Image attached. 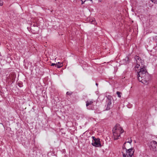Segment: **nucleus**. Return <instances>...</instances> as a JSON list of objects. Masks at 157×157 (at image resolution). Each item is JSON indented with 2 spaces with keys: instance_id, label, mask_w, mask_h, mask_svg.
I'll use <instances>...</instances> for the list:
<instances>
[{
  "instance_id": "nucleus-1",
  "label": "nucleus",
  "mask_w": 157,
  "mask_h": 157,
  "mask_svg": "<svg viewBox=\"0 0 157 157\" xmlns=\"http://www.w3.org/2000/svg\"><path fill=\"white\" fill-rule=\"evenodd\" d=\"M112 132L114 139L117 140L120 137L121 134L124 132V130L120 124H117L113 128Z\"/></svg>"
},
{
  "instance_id": "nucleus-2",
  "label": "nucleus",
  "mask_w": 157,
  "mask_h": 157,
  "mask_svg": "<svg viewBox=\"0 0 157 157\" xmlns=\"http://www.w3.org/2000/svg\"><path fill=\"white\" fill-rule=\"evenodd\" d=\"M134 59L136 60L135 63H136L135 67V68L140 69L146 67L144 65V61L142 60L140 57L138 56H135Z\"/></svg>"
},
{
  "instance_id": "nucleus-3",
  "label": "nucleus",
  "mask_w": 157,
  "mask_h": 157,
  "mask_svg": "<svg viewBox=\"0 0 157 157\" xmlns=\"http://www.w3.org/2000/svg\"><path fill=\"white\" fill-rule=\"evenodd\" d=\"M137 78H138L139 77L141 78H146L145 76L147 74H148L147 71L146 69V67L140 69V71L138 72H137Z\"/></svg>"
},
{
  "instance_id": "nucleus-4",
  "label": "nucleus",
  "mask_w": 157,
  "mask_h": 157,
  "mask_svg": "<svg viewBox=\"0 0 157 157\" xmlns=\"http://www.w3.org/2000/svg\"><path fill=\"white\" fill-rule=\"evenodd\" d=\"M135 150L133 148L126 149L125 153H123V157H132L133 155Z\"/></svg>"
},
{
  "instance_id": "nucleus-5",
  "label": "nucleus",
  "mask_w": 157,
  "mask_h": 157,
  "mask_svg": "<svg viewBox=\"0 0 157 157\" xmlns=\"http://www.w3.org/2000/svg\"><path fill=\"white\" fill-rule=\"evenodd\" d=\"M150 149L155 152H157V142L153 140L151 141L149 145Z\"/></svg>"
},
{
  "instance_id": "nucleus-6",
  "label": "nucleus",
  "mask_w": 157,
  "mask_h": 157,
  "mask_svg": "<svg viewBox=\"0 0 157 157\" xmlns=\"http://www.w3.org/2000/svg\"><path fill=\"white\" fill-rule=\"evenodd\" d=\"M92 145L95 147H101V145L100 141V139L99 138H98L96 140L94 141H92Z\"/></svg>"
},
{
  "instance_id": "nucleus-7",
  "label": "nucleus",
  "mask_w": 157,
  "mask_h": 157,
  "mask_svg": "<svg viewBox=\"0 0 157 157\" xmlns=\"http://www.w3.org/2000/svg\"><path fill=\"white\" fill-rule=\"evenodd\" d=\"M138 80L140 82L145 85L148 84L149 83L148 79H138Z\"/></svg>"
},
{
  "instance_id": "nucleus-8",
  "label": "nucleus",
  "mask_w": 157,
  "mask_h": 157,
  "mask_svg": "<svg viewBox=\"0 0 157 157\" xmlns=\"http://www.w3.org/2000/svg\"><path fill=\"white\" fill-rule=\"evenodd\" d=\"M108 101L107 103V107L106 108V110H109L110 109V105L112 104L111 100L108 98Z\"/></svg>"
},
{
  "instance_id": "nucleus-9",
  "label": "nucleus",
  "mask_w": 157,
  "mask_h": 157,
  "mask_svg": "<svg viewBox=\"0 0 157 157\" xmlns=\"http://www.w3.org/2000/svg\"><path fill=\"white\" fill-rule=\"evenodd\" d=\"M94 101L93 100H88L86 101V107L88 106L89 105H91Z\"/></svg>"
},
{
  "instance_id": "nucleus-10",
  "label": "nucleus",
  "mask_w": 157,
  "mask_h": 157,
  "mask_svg": "<svg viewBox=\"0 0 157 157\" xmlns=\"http://www.w3.org/2000/svg\"><path fill=\"white\" fill-rule=\"evenodd\" d=\"M129 58L128 57H126L124 59L122 60V62H123V63L124 64H126L128 63V62Z\"/></svg>"
},
{
  "instance_id": "nucleus-11",
  "label": "nucleus",
  "mask_w": 157,
  "mask_h": 157,
  "mask_svg": "<svg viewBox=\"0 0 157 157\" xmlns=\"http://www.w3.org/2000/svg\"><path fill=\"white\" fill-rule=\"evenodd\" d=\"M63 66L62 63L58 62L56 63V67L58 68H60Z\"/></svg>"
},
{
  "instance_id": "nucleus-12",
  "label": "nucleus",
  "mask_w": 157,
  "mask_h": 157,
  "mask_svg": "<svg viewBox=\"0 0 157 157\" xmlns=\"http://www.w3.org/2000/svg\"><path fill=\"white\" fill-rule=\"evenodd\" d=\"M128 141H126V142H127V143H129L130 145H131V143H132V140L131 139V138H130V139H129L128 138Z\"/></svg>"
},
{
  "instance_id": "nucleus-13",
  "label": "nucleus",
  "mask_w": 157,
  "mask_h": 157,
  "mask_svg": "<svg viewBox=\"0 0 157 157\" xmlns=\"http://www.w3.org/2000/svg\"><path fill=\"white\" fill-rule=\"evenodd\" d=\"M117 94V95L118 96L119 98H121V93L119 91H117L116 92Z\"/></svg>"
},
{
  "instance_id": "nucleus-14",
  "label": "nucleus",
  "mask_w": 157,
  "mask_h": 157,
  "mask_svg": "<svg viewBox=\"0 0 157 157\" xmlns=\"http://www.w3.org/2000/svg\"><path fill=\"white\" fill-rule=\"evenodd\" d=\"M72 92L71 91H68L66 93V95L70 96L72 94Z\"/></svg>"
},
{
  "instance_id": "nucleus-15",
  "label": "nucleus",
  "mask_w": 157,
  "mask_h": 157,
  "mask_svg": "<svg viewBox=\"0 0 157 157\" xmlns=\"http://www.w3.org/2000/svg\"><path fill=\"white\" fill-rule=\"evenodd\" d=\"M127 143V142H125L123 144V147H122V148H123V149H126H126H127L126 147V146H125V144H126Z\"/></svg>"
},
{
  "instance_id": "nucleus-16",
  "label": "nucleus",
  "mask_w": 157,
  "mask_h": 157,
  "mask_svg": "<svg viewBox=\"0 0 157 157\" xmlns=\"http://www.w3.org/2000/svg\"><path fill=\"white\" fill-rule=\"evenodd\" d=\"M17 84H18V86L20 87H21L23 86L22 83L21 82V83L18 82Z\"/></svg>"
},
{
  "instance_id": "nucleus-17",
  "label": "nucleus",
  "mask_w": 157,
  "mask_h": 157,
  "mask_svg": "<svg viewBox=\"0 0 157 157\" xmlns=\"http://www.w3.org/2000/svg\"><path fill=\"white\" fill-rule=\"evenodd\" d=\"M151 1L155 4H157V0H151Z\"/></svg>"
},
{
  "instance_id": "nucleus-18",
  "label": "nucleus",
  "mask_w": 157,
  "mask_h": 157,
  "mask_svg": "<svg viewBox=\"0 0 157 157\" xmlns=\"http://www.w3.org/2000/svg\"><path fill=\"white\" fill-rule=\"evenodd\" d=\"M94 18L92 19V21H91V23L92 24H95V21H94Z\"/></svg>"
},
{
  "instance_id": "nucleus-19",
  "label": "nucleus",
  "mask_w": 157,
  "mask_h": 157,
  "mask_svg": "<svg viewBox=\"0 0 157 157\" xmlns=\"http://www.w3.org/2000/svg\"><path fill=\"white\" fill-rule=\"evenodd\" d=\"M93 139V141H94L97 139V138H96L94 136H92L91 137Z\"/></svg>"
},
{
  "instance_id": "nucleus-20",
  "label": "nucleus",
  "mask_w": 157,
  "mask_h": 157,
  "mask_svg": "<svg viewBox=\"0 0 157 157\" xmlns=\"http://www.w3.org/2000/svg\"><path fill=\"white\" fill-rule=\"evenodd\" d=\"M51 66H55L56 67V63H52Z\"/></svg>"
},
{
  "instance_id": "nucleus-21",
  "label": "nucleus",
  "mask_w": 157,
  "mask_h": 157,
  "mask_svg": "<svg viewBox=\"0 0 157 157\" xmlns=\"http://www.w3.org/2000/svg\"><path fill=\"white\" fill-rule=\"evenodd\" d=\"M82 1V4H83L85 2V1H83L82 0H81Z\"/></svg>"
},
{
  "instance_id": "nucleus-22",
  "label": "nucleus",
  "mask_w": 157,
  "mask_h": 157,
  "mask_svg": "<svg viewBox=\"0 0 157 157\" xmlns=\"http://www.w3.org/2000/svg\"><path fill=\"white\" fill-rule=\"evenodd\" d=\"M0 2H1L0 1ZM2 5V2H0V6H1Z\"/></svg>"
},
{
  "instance_id": "nucleus-23",
  "label": "nucleus",
  "mask_w": 157,
  "mask_h": 157,
  "mask_svg": "<svg viewBox=\"0 0 157 157\" xmlns=\"http://www.w3.org/2000/svg\"><path fill=\"white\" fill-rule=\"evenodd\" d=\"M96 85L97 86H98V83H96Z\"/></svg>"
}]
</instances>
